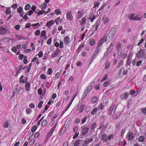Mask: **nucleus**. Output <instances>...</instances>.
<instances>
[{"label": "nucleus", "mask_w": 146, "mask_h": 146, "mask_svg": "<svg viewBox=\"0 0 146 146\" xmlns=\"http://www.w3.org/2000/svg\"><path fill=\"white\" fill-rule=\"evenodd\" d=\"M81 128L82 129L81 134L83 135H85L88 133L90 129L89 127H87L86 125H84L81 126Z\"/></svg>", "instance_id": "nucleus-1"}, {"label": "nucleus", "mask_w": 146, "mask_h": 146, "mask_svg": "<svg viewBox=\"0 0 146 146\" xmlns=\"http://www.w3.org/2000/svg\"><path fill=\"white\" fill-rule=\"evenodd\" d=\"M121 44L118 43L116 44V49L117 51V54L118 56L120 55L123 53V50L121 47Z\"/></svg>", "instance_id": "nucleus-2"}, {"label": "nucleus", "mask_w": 146, "mask_h": 146, "mask_svg": "<svg viewBox=\"0 0 146 146\" xmlns=\"http://www.w3.org/2000/svg\"><path fill=\"white\" fill-rule=\"evenodd\" d=\"M84 11L83 9H80L77 11V13L76 16V18L80 19L84 15Z\"/></svg>", "instance_id": "nucleus-3"}, {"label": "nucleus", "mask_w": 146, "mask_h": 146, "mask_svg": "<svg viewBox=\"0 0 146 146\" xmlns=\"http://www.w3.org/2000/svg\"><path fill=\"white\" fill-rule=\"evenodd\" d=\"M85 105L82 103V102H79L77 105V106L78 108V110H79L80 112H82L84 110Z\"/></svg>", "instance_id": "nucleus-4"}, {"label": "nucleus", "mask_w": 146, "mask_h": 146, "mask_svg": "<svg viewBox=\"0 0 146 146\" xmlns=\"http://www.w3.org/2000/svg\"><path fill=\"white\" fill-rule=\"evenodd\" d=\"M66 18L70 21H71L73 19V17L71 11L67 12L66 14Z\"/></svg>", "instance_id": "nucleus-5"}, {"label": "nucleus", "mask_w": 146, "mask_h": 146, "mask_svg": "<svg viewBox=\"0 0 146 146\" xmlns=\"http://www.w3.org/2000/svg\"><path fill=\"white\" fill-rule=\"evenodd\" d=\"M9 32L8 30L6 27H0V35H5Z\"/></svg>", "instance_id": "nucleus-6"}, {"label": "nucleus", "mask_w": 146, "mask_h": 146, "mask_svg": "<svg viewBox=\"0 0 146 146\" xmlns=\"http://www.w3.org/2000/svg\"><path fill=\"white\" fill-rule=\"evenodd\" d=\"M60 52V50L59 49H56L55 51L53 52V53L51 55V58H53L56 57L59 54Z\"/></svg>", "instance_id": "nucleus-7"}, {"label": "nucleus", "mask_w": 146, "mask_h": 146, "mask_svg": "<svg viewBox=\"0 0 146 146\" xmlns=\"http://www.w3.org/2000/svg\"><path fill=\"white\" fill-rule=\"evenodd\" d=\"M145 53L144 50L141 48L140 49L137 54V57L141 58L143 57Z\"/></svg>", "instance_id": "nucleus-8"}, {"label": "nucleus", "mask_w": 146, "mask_h": 146, "mask_svg": "<svg viewBox=\"0 0 146 146\" xmlns=\"http://www.w3.org/2000/svg\"><path fill=\"white\" fill-rule=\"evenodd\" d=\"M93 139L91 138H89L86 139L85 141H84V144H82V146H85V145L88 144L90 142H92Z\"/></svg>", "instance_id": "nucleus-9"}, {"label": "nucleus", "mask_w": 146, "mask_h": 146, "mask_svg": "<svg viewBox=\"0 0 146 146\" xmlns=\"http://www.w3.org/2000/svg\"><path fill=\"white\" fill-rule=\"evenodd\" d=\"M142 17V16L141 15L140 13H138L137 14L135 13V15L134 21H140Z\"/></svg>", "instance_id": "nucleus-10"}, {"label": "nucleus", "mask_w": 146, "mask_h": 146, "mask_svg": "<svg viewBox=\"0 0 146 146\" xmlns=\"http://www.w3.org/2000/svg\"><path fill=\"white\" fill-rule=\"evenodd\" d=\"M128 139L129 140H132L134 138V134L133 133L129 131L127 133Z\"/></svg>", "instance_id": "nucleus-11"}, {"label": "nucleus", "mask_w": 146, "mask_h": 146, "mask_svg": "<svg viewBox=\"0 0 146 146\" xmlns=\"http://www.w3.org/2000/svg\"><path fill=\"white\" fill-rule=\"evenodd\" d=\"M115 106L114 105H112L110 107L108 111V113L109 115H110L111 114L115 108Z\"/></svg>", "instance_id": "nucleus-12"}, {"label": "nucleus", "mask_w": 146, "mask_h": 146, "mask_svg": "<svg viewBox=\"0 0 146 146\" xmlns=\"http://www.w3.org/2000/svg\"><path fill=\"white\" fill-rule=\"evenodd\" d=\"M74 146H80L81 143V140L78 139L75 141L74 140Z\"/></svg>", "instance_id": "nucleus-13"}, {"label": "nucleus", "mask_w": 146, "mask_h": 146, "mask_svg": "<svg viewBox=\"0 0 146 146\" xmlns=\"http://www.w3.org/2000/svg\"><path fill=\"white\" fill-rule=\"evenodd\" d=\"M101 138L104 142H106L108 139L107 135L105 134H102L101 137Z\"/></svg>", "instance_id": "nucleus-14"}, {"label": "nucleus", "mask_w": 146, "mask_h": 146, "mask_svg": "<svg viewBox=\"0 0 146 146\" xmlns=\"http://www.w3.org/2000/svg\"><path fill=\"white\" fill-rule=\"evenodd\" d=\"M97 54V53L95 52H94L93 53V55H92L91 58L90 59L89 63L90 64H91L93 61L94 59L96 58V55Z\"/></svg>", "instance_id": "nucleus-15"}, {"label": "nucleus", "mask_w": 146, "mask_h": 146, "mask_svg": "<svg viewBox=\"0 0 146 146\" xmlns=\"http://www.w3.org/2000/svg\"><path fill=\"white\" fill-rule=\"evenodd\" d=\"M54 23V22L52 20L49 21L46 24V26L48 27V28L50 29V26Z\"/></svg>", "instance_id": "nucleus-16"}, {"label": "nucleus", "mask_w": 146, "mask_h": 146, "mask_svg": "<svg viewBox=\"0 0 146 146\" xmlns=\"http://www.w3.org/2000/svg\"><path fill=\"white\" fill-rule=\"evenodd\" d=\"M70 38L68 36H65L64 38V42L66 45H68L70 42Z\"/></svg>", "instance_id": "nucleus-17"}, {"label": "nucleus", "mask_w": 146, "mask_h": 146, "mask_svg": "<svg viewBox=\"0 0 146 146\" xmlns=\"http://www.w3.org/2000/svg\"><path fill=\"white\" fill-rule=\"evenodd\" d=\"M16 37L19 40H25L27 39V37L23 36H19V35H16Z\"/></svg>", "instance_id": "nucleus-18"}, {"label": "nucleus", "mask_w": 146, "mask_h": 146, "mask_svg": "<svg viewBox=\"0 0 146 146\" xmlns=\"http://www.w3.org/2000/svg\"><path fill=\"white\" fill-rule=\"evenodd\" d=\"M135 13H131L129 15V19L131 21H134L135 19Z\"/></svg>", "instance_id": "nucleus-19"}, {"label": "nucleus", "mask_w": 146, "mask_h": 146, "mask_svg": "<svg viewBox=\"0 0 146 146\" xmlns=\"http://www.w3.org/2000/svg\"><path fill=\"white\" fill-rule=\"evenodd\" d=\"M80 23V25L82 26L83 25H84L86 23V19L85 17L82 18L79 21Z\"/></svg>", "instance_id": "nucleus-20"}, {"label": "nucleus", "mask_w": 146, "mask_h": 146, "mask_svg": "<svg viewBox=\"0 0 146 146\" xmlns=\"http://www.w3.org/2000/svg\"><path fill=\"white\" fill-rule=\"evenodd\" d=\"M9 123L8 120L5 121L3 125V126L4 128H8L9 127Z\"/></svg>", "instance_id": "nucleus-21"}, {"label": "nucleus", "mask_w": 146, "mask_h": 146, "mask_svg": "<svg viewBox=\"0 0 146 146\" xmlns=\"http://www.w3.org/2000/svg\"><path fill=\"white\" fill-rule=\"evenodd\" d=\"M25 89L26 91H28L30 90V84L29 82H27L25 84Z\"/></svg>", "instance_id": "nucleus-22"}, {"label": "nucleus", "mask_w": 146, "mask_h": 146, "mask_svg": "<svg viewBox=\"0 0 146 146\" xmlns=\"http://www.w3.org/2000/svg\"><path fill=\"white\" fill-rule=\"evenodd\" d=\"M106 41V40L105 38H103L99 41L98 43V44L101 46Z\"/></svg>", "instance_id": "nucleus-23"}, {"label": "nucleus", "mask_w": 146, "mask_h": 146, "mask_svg": "<svg viewBox=\"0 0 146 146\" xmlns=\"http://www.w3.org/2000/svg\"><path fill=\"white\" fill-rule=\"evenodd\" d=\"M36 12L37 13L38 15H43L44 13H45V11L44 10H38L36 11Z\"/></svg>", "instance_id": "nucleus-24"}, {"label": "nucleus", "mask_w": 146, "mask_h": 146, "mask_svg": "<svg viewBox=\"0 0 146 146\" xmlns=\"http://www.w3.org/2000/svg\"><path fill=\"white\" fill-rule=\"evenodd\" d=\"M96 18V16L94 15H91L89 17V19L90 20V22H92Z\"/></svg>", "instance_id": "nucleus-25"}, {"label": "nucleus", "mask_w": 146, "mask_h": 146, "mask_svg": "<svg viewBox=\"0 0 146 146\" xmlns=\"http://www.w3.org/2000/svg\"><path fill=\"white\" fill-rule=\"evenodd\" d=\"M120 114L119 113L116 112L115 114H114L113 117V118L115 120L117 119L120 116Z\"/></svg>", "instance_id": "nucleus-26"}, {"label": "nucleus", "mask_w": 146, "mask_h": 146, "mask_svg": "<svg viewBox=\"0 0 146 146\" xmlns=\"http://www.w3.org/2000/svg\"><path fill=\"white\" fill-rule=\"evenodd\" d=\"M99 130H101L102 131H103L104 129V125L102 123H100L99 124Z\"/></svg>", "instance_id": "nucleus-27"}, {"label": "nucleus", "mask_w": 146, "mask_h": 146, "mask_svg": "<svg viewBox=\"0 0 146 146\" xmlns=\"http://www.w3.org/2000/svg\"><path fill=\"white\" fill-rule=\"evenodd\" d=\"M54 12L55 14L57 15L60 14L61 13V12L60 11V9H56L54 11Z\"/></svg>", "instance_id": "nucleus-28"}, {"label": "nucleus", "mask_w": 146, "mask_h": 146, "mask_svg": "<svg viewBox=\"0 0 146 146\" xmlns=\"http://www.w3.org/2000/svg\"><path fill=\"white\" fill-rule=\"evenodd\" d=\"M46 31L45 30H43L41 31L40 37L45 36V39L46 38Z\"/></svg>", "instance_id": "nucleus-29"}, {"label": "nucleus", "mask_w": 146, "mask_h": 146, "mask_svg": "<svg viewBox=\"0 0 146 146\" xmlns=\"http://www.w3.org/2000/svg\"><path fill=\"white\" fill-rule=\"evenodd\" d=\"M46 6L47 4L45 3H43L41 5L40 8L42 10H43L46 7Z\"/></svg>", "instance_id": "nucleus-30"}, {"label": "nucleus", "mask_w": 146, "mask_h": 146, "mask_svg": "<svg viewBox=\"0 0 146 146\" xmlns=\"http://www.w3.org/2000/svg\"><path fill=\"white\" fill-rule=\"evenodd\" d=\"M110 83V80H108L106 81H105L104 83L103 86L104 87H106L108 86L109 83Z\"/></svg>", "instance_id": "nucleus-31"}, {"label": "nucleus", "mask_w": 146, "mask_h": 146, "mask_svg": "<svg viewBox=\"0 0 146 146\" xmlns=\"http://www.w3.org/2000/svg\"><path fill=\"white\" fill-rule=\"evenodd\" d=\"M60 17H59L57 18H56L54 20L55 22L56 25H58L59 24V22L60 21V22H61V21L60 19Z\"/></svg>", "instance_id": "nucleus-32"}, {"label": "nucleus", "mask_w": 146, "mask_h": 146, "mask_svg": "<svg viewBox=\"0 0 146 146\" xmlns=\"http://www.w3.org/2000/svg\"><path fill=\"white\" fill-rule=\"evenodd\" d=\"M115 44V43L114 42H112L110 44V45L109 48L108 49H109V50H112L113 49V46Z\"/></svg>", "instance_id": "nucleus-33"}, {"label": "nucleus", "mask_w": 146, "mask_h": 146, "mask_svg": "<svg viewBox=\"0 0 146 146\" xmlns=\"http://www.w3.org/2000/svg\"><path fill=\"white\" fill-rule=\"evenodd\" d=\"M98 101V98L96 96L93 97L92 100V102L93 103H96Z\"/></svg>", "instance_id": "nucleus-34"}, {"label": "nucleus", "mask_w": 146, "mask_h": 146, "mask_svg": "<svg viewBox=\"0 0 146 146\" xmlns=\"http://www.w3.org/2000/svg\"><path fill=\"white\" fill-rule=\"evenodd\" d=\"M96 127V123L95 122L93 123L91 125V129H94Z\"/></svg>", "instance_id": "nucleus-35"}, {"label": "nucleus", "mask_w": 146, "mask_h": 146, "mask_svg": "<svg viewBox=\"0 0 146 146\" xmlns=\"http://www.w3.org/2000/svg\"><path fill=\"white\" fill-rule=\"evenodd\" d=\"M101 46L98 44L96 48V50L94 51V52L97 54L99 51Z\"/></svg>", "instance_id": "nucleus-36"}, {"label": "nucleus", "mask_w": 146, "mask_h": 146, "mask_svg": "<svg viewBox=\"0 0 146 146\" xmlns=\"http://www.w3.org/2000/svg\"><path fill=\"white\" fill-rule=\"evenodd\" d=\"M31 8L30 5L29 4H27L25 7V10L26 11H27L29 10Z\"/></svg>", "instance_id": "nucleus-37"}, {"label": "nucleus", "mask_w": 146, "mask_h": 146, "mask_svg": "<svg viewBox=\"0 0 146 146\" xmlns=\"http://www.w3.org/2000/svg\"><path fill=\"white\" fill-rule=\"evenodd\" d=\"M145 140V137L143 136H140L139 138V141L140 142H143Z\"/></svg>", "instance_id": "nucleus-38"}, {"label": "nucleus", "mask_w": 146, "mask_h": 146, "mask_svg": "<svg viewBox=\"0 0 146 146\" xmlns=\"http://www.w3.org/2000/svg\"><path fill=\"white\" fill-rule=\"evenodd\" d=\"M98 111V108H94L93 111L91 113V115H94L96 113H97Z\"/></svg>", "instance_id": "nucleus-39"}, {"label": "nucleus", "mask_w": 146, "mask_h": 146, "mask_svg": "<svg viewBox=\"0 0 146 146\" xmlns=\"http://www.w3.org/2000/svg\"><path fill=\"white\" fill-rule=\"evenodd\" d=\"M131 59L130 58H129V56H128L127 58V62L126 63V65L127 66L131 64Z\"/></svg>", "instance_id": "nucleus-40"}, {"label": "nucleus", "mask_w": 146, "mask_h": 146, "mask_svg": "<svg viewBox=\"0 0 146 146\" xmlns=\"http://www.w3.org/2000/svg\"><path fill=\"white\" fill-rule=\"evenodd\" d=\"M40 77V78L42 80H45L46 79V76L44 73L42 74Z\"/></svg>", "instance_id": "nucleus-41"}, {"label": "nucleus", "mask_w": 146, "mask_h": 146, "mask_svg": "<svg viewBox=\"0 0 146 146\" xmlns=\"http://www.w3.org/2000/svg\"><path fill=\"white\" fill-rule=\"evenodd\" d=\"M95 41L93 39H90V43L91 46H93L95 44Z\"/></svg>", "instance_id": "nucleus-42"}, {"label": "nucleus", "mask_w": 146, "mask_h": 146, "mask_svg": "<svg viewBox=\"0 0 146 146\" xmlns=\"http://www.w3.org/2000/svg\"><path fill=\"white\" fill-rule=\"evenodd\" d=\"M113 30L111 29V31L109 32L108 33V35H111V37H113L114 36L115 33V31H113Z\"/></svg>", "instance_id": "nucleus-43"}, {"label": "nucleus", "mask_w": 146, "mask_h": 146, "mask_svg": "<svg viewBox=\"0 0 146 146\" xmlns=\"http://www.w3.org/2000/svg\"><path fill=\"white\" fill-rule=\"evenodd\" d=\"M123 63V60H120L118 62V64H118V66H117V68H119L120 66L122 65Z\"/></svg>", "instance_id": "nucleus-44"}, {"label": "nucleus", "mask_w": 146, "mask_h": 146, "mask_svg": "<svg viewBox=\"0 0 146 146\" xmlns=\"http://www.w3.org/2000/svg\"><path fill=\"white\" fill-rule=\"evenodd\" d=\"M37 56V55H36V56H35L32 59L31 62L32 63L34 62H36L37 60H38V58L36 57Z\"/></svg>", "instance_id": "nucleus-45"}, {"label": "nucleus", "mask_w": 146, "mask_h": 146, "mask_svg": "<svg viewBox=\"0 0 146 146\" xmlns=\"http://www.w3.org/2000/svg\"><path fill=\"white\" fill-rule=\"evenodd\" d=\"M32 110L29 108H27L26 109V113L27 114H29L31 112Z\"/></svg>", "instance_id": "nucleus-46"}, {"label": "nucleus", "mask_w": 146, "mask_h": 146, "mask_svg": "<svg viewBox=\"0 0 146 146\" xmlns=\"http://www.w3.org/2000/svg\"><path fill=\"white\" fill-rule=\"evenodd\" d=\"M52 72V70L51 68H49L48 69L47 73L49 75H51Z\"/></svg>", "instance_id": "nucleus-47"}, {"label": "nucleus", "mask_w": 146, "mask_h": 146, "mask_svg": "<svg viewBox=\"0 0 146 146\" xmlns=\"http://www.w3.org/2000/svg\"><path fill=\"white\" fill-rule=\"evenodd\" d=\"M37 128V127L35 125L33 126L32 128L31 131L32 133L34 132Z\"/></svg>", "instance_id": "nucleus-48"}, {"label": "nucleus", "mask_w": 146, "mask_h": 146, "mask_svg": "<svg viewBox=\"0 0 146 146\" xmlns=\"http://www.w3.org/2000/svg\"><path fill=\"white\" fill-rule=\"evenodd\" d=\"M100 4L99 2V1H96L94 3V6L93 7L94 8H95L97 7H98V6Z\"/></svg>", "instance_id": "nucleus-49"}, {"label": "nucleus", "mask_w": 146, "mask_h": 146, "mask_svg": "<svg viewBox=\"0 0 146 146\" xmlns=\"http://www.w3.org/2000/svg\"><path fill=\"white\" fill-rule=\"evenodd\" d=\"M40 32L38 29L36 30L35 32V35L37 36H38L40 34Z\"/></svg>", "instance_id": "nucleus-50"}, {"label": "nucleus", "mask_w": 146, "mask_h": 146, "mask_svg": "<svg viewBox=\"0 0 146 146\" xmlns=\"http://www.w3.org/2000/svg\"><path fill=\"white\" fill-rule=\"evenodd\" d=\"M62 82L63 80H60L59 81L58 83V86L57 87V88L58 89L60 88L59 87L61 86Z\"/></svg>", "instance_id": "nucleus-51"}, {"label": "nucleus", "mask_w": 146, "mask_h": 146, "mask_svg": "<svg viewBox=\"0 0 146 146\" xmlns=\"http://www.w3.org/2000/svg\"><path fill=\"white\" fill-rule=\"evenodd\" d=\"M23 9L22 7H20L17 9V12L21 13L23 11Z\"/></svg>", "instance_id": "nucleus-52"}, {"label": "nucleus", "mask_w": 146, "mask_h": 146, "mask_svg": "<svg viewBox=\"0 0 146 146\" xmlns=\"http://www.w3.org/2000/svg\"><path fill=\"white\" fill-rule=\"evenodd\" d=\"M95 83V81H93L91 82L88 86L92 88L93 87Z\"/></svg>", "instance_id": "nucleus-53"}, {"label": "nucleus", "mask_w": 146, "mask_h": 146, "mask_svg": "<svg viewBox=\"0 0 146 146\" xmlns=\"http://www.w3.org/2000/svg\"><path fill=\"white\" fill-rule=\"evenodd\" d=\"M52 42V38L50 37L49 39H48L46 42V43L48 45H50L51 44Z\"/></svg>", "instance_id": "nucleus-54"}, {"label": "nucleus", "mask_w": 146, "mask_h": 146, "mask_svg": "<svg viewBox=\"0 0 146 146\" xmlns=\"http://www.w3.org/2000/svg\"><path fill=\"white\" fill-rule=\"evenodd\" d=\"M110 66V64L109 62H106L105 64V69H107Z\"/></svg>", "instance_id": "nucleus-55"}, {"label": "nucleus", "mask_w": 146, "mask_h": 146, "mask_svg": "<svg viewBox=\"0 0 146 146\" xmlns=\"http://www.w3.org/2000/svg\"><path fill=\"white\" fill-rule=\"evenodd\" d=\"M43 102L42 101H40L39 102L38 106V108H41L42 104L43 103Z\"/></svg>", "instance_id": "nucleus-56"}, {"label": "nucleus", "mask_w": 146, "mask_h": 146, "mask_svg": "<svg viewBox=\"0 0 146 146\" xmlns=\"http://www.w3.org/2000/svg\"><path fill=\"white\" fill-rule=\"evenodd\" d=\"M5 13L6 14L8 15H9L11 13V11L9 8L8 7L7 8Z\"/></svg>", "instance_id": "nucleus-57"}, {"label": "nucleus", "mask_w": 146, "mask_h": 146, "mask_svg": "<svg viewBox=\"0 0 146 146\" xmlns=\"http://www.w3.org/2000/svg\"><path fill=\"white\" fill-rule=\"evenodd\" d=\"M35 141V140L33 139H31L29 142V145L31 146L34 143Z\"/></svg>", "instance_id": "nucleus-58"}, {"label": "nucleus", "mask_w": 146, "mask_h": 146, "mask_svg": "<svg viewBox=\"0 0 146 146\" xmlns=\"http://www.w3.org/2000/svg\"><path fill=\"white\" fill-rule=\"evenodd\" d=\"M47 124V121L46 120H43L41 123V125L42 126H45Z\"/></svg>", "instance_id": "nucleus-59"}, {"label": "nucleus", "mask_w": 146, "mask_h": 146, "mask_svg": "<svg viewBox=\"0 0 146 146\" xmlns=\"http://www.w3.org/2000/svg\"><path fill=\"white\" fill-rule=\"evenodd\" d=\"M59 47L60 48H62L64 47L63 42L62 41L60 40V41Z\"/></svg>", "instance_id": "nucleus-60"}, {"label": "nucleus", "mask_w": 146, "mask_h": 146, "mask_svg": "<svg viewBox=\"0 0 146 146\" xmlns=\"http://www.w3.org/2000/svg\"><path fill=\"white\" fill-rule=\"evenodd\" d=\"M87 118V117L86 116L83 118L81 121V123L82 124L84 123L85 122Z\"/></svg>", "instance_id": "nucleus-61"}, {"label": "nucleus", "mask_w": 146, "mask_h": 146, "mask_svg": "<svg viewBox=\"0 0 146 146\" xmlns=\"http://www.w3.org/2000/svg\"><path fill=\"white\" fill-rule=\"evenodd\" d=\"M11 50L13 52L15 53L17 51V48L15 46H14L11 48Z\"/></svg>", "instance_id": "nucleus-62"}, {"label": "nucleus", "mask_w": 146, "mask_h": 146, "mask_svg": "<svg viewBox=\"0 0 146 146\" xmlns=\"http://www.w3.org/2000/svg\"><path fill=\"white\" fill-rule=\"evenodd\" d=\"M52 134L51 133L48 132V135L46 136V140H48L49 139Z\"/></svg>", "instance_id": "nucleus-63"}, {"label": "nucleus", "mask_w": 146, "mask_h": 146, "mask_svg": "<svg viewBox=\"0 0 146 146\" xmlns=\"http://www.w3.org/2000/svg\"><path fill=\"white\" fill-rule=\"evenodd\" d=\"M78 129V127L77 126H75L73 128V130L75 133H77V131Z\"/></svg>", "instance_id": "nucleus-64"}]
</instances>
